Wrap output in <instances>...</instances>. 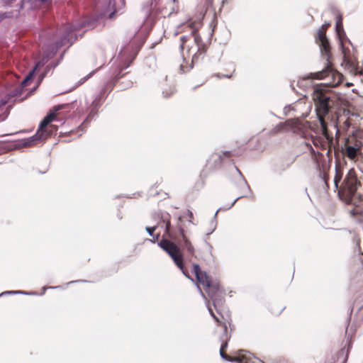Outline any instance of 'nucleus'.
<instances>
[{"instance_id":"obj_1","label":"nucleus","mask_w":363,"mask_h":363,"mask_svg":"<svg viewBox=\"0 0 363 363\" xmlns=\"http://www.w3.org/2000/svg\"><path fill=\"white\" fill-rule=\"evenodd\" d=\"M179 49L184 62L188 63L191 58V69L206 52V45L195 28H191L189 34L179 38Z\"/></svg>"},{"instance_id":"obj_2","label":"nucleus","mask_w":363,"mask_h":363,"mask_svg":"<svg viewBox=\"0 0 363 363\" xmlns=\"http://www.w3.org/2000/svg\"><path fill=\"white\" fill-rule=\"evenodd\" d=\"M359 186L361 184L357 181L354 170L350 169L344 179L342 187L340 188L339 193L342 192L347 203L355 206L351 213L352 215L359 214L358 221L363 223V196L357 192Z\"/></svg>"},{"instance_id":"obj_3","label":"nucleus","mask_w":363,"mask_h":363,"mask_svg":"<svg viewBox=\"0 0 363 363\" xmlns=\"http://www.w3.org/2000/svg\"><path fill=\"white\" fill-rule=\"evenodd\" d=\"M79 29L76 26H64L60 30V37L54 30L43 31L40 34V39L42 43L50 48L54 55L57 49L62 45H72L74 41L73 31Z\"/></svg>"},{"instance_id":"obj_4","label":"nucleus","mask_w":363,"mask_h":363,"mask_svg":"<svg viewBox=\"0 0 363 363\" xmlns=\"http://www.w3.org/2000/svg\"><path fill=\"white\" fill-rule=\"evenodd\" d=\"M158 216H160V222H162L165 225L164 233L162 238H166L172 241L179 247V245H180L182 247L186 250L189 254L194 255V247L186 237L183 227L180 224H177V231L179 234V237H178L177 232L172 228L169 213H160Z\"/></svg>"},{"instance_id":"obj_5","label":"nucleus","mask_w":363,"mask_h":363,"mask_svg":"<svg viewBox=\"0 0 363 363\" xmlns=\"http://www.w3.org/2000/svg\"><path fill=\"white\" fill-rule=\"evenodd\" d=\"M313 99L315 101L317 117L322 129V133L325 138H328V123L325 120V117L328 114L333 106L330 96L317 90Z\"/></svg>"},{"instance_id":"obj_6","label":"nucleus","mask_w":363,"mask_h":363,"mask_svg":"<svg viewBox=\"0 0 363 363\" xmlns=\"http://www.w3.org/2000/svg\"><path fill=\"white\" fill-rule=\"evenodd\" d=\"M337 21H336V25H335V31L336 35L338 38V40L340 43V46L341 48L342 57H343V62L349 68H350L352 71H354L355 73L359 72L358 71V67L355 63L354 59L350 55V51L347 50L345 46H344V42L348 41L350 43V40L347 38L346 33L343 28L342 25V16L340 13H337Z\"/></svg>"},{"instance_id":"obj_7","label":"nucleus","mask_w":363,"mask_h":363,"mask_svg":"<svg viewBox=\"0 0 363 363\" xmlns=\"http://www.w3.org/2000/svg\"><path fill=\"white\" fill-rule=\"evenodd\" d=\"M157 245L170 256L178 268L182 269V273L185 275V277L191 279L189 274H186L184 270V264L183 259V254L180 247L166 238H162L157 242Z\"/></svg>"},{"instance_id":"obj_8","label":"nucleus","mask_w":363,"mask_h":363,"mask_svg":"<svg viewBox=\"0 0 363 363\" xmlns=\"http://www.w3.org/2000/svg\"><path fill=\"white\" fill-rule=\"evenodd\" d=\"M331 76L332 81L329 82L331 86H337L341 82V74L334 71L330 66H327L325 69L320 72H316L314 73L310 74V78L312 79H323L326 77H330Z\"/></svg>"},{"instance_id":"obj_9","label":"nucleus","mask_w":363,"mask_h":363,"mask_svg":"<svg viewBox=\"0 0 363 363\" xmlns=\"http://www.w3.org/2000/svg\"><path fill=\"white\" fill-rule=\"evenodd\" d=\"M330 26V23H325L323 24L322 28L317 30V35L315 41L320 47L322 53H324L328 60L330 55V47L328 39L325 35V30Z\"/></svg>"},{"instance_id":"obj_10","label":"nucleus","mask_w":363,"mask_h":363,"mask_svg":"<svg viewBox=\"0 0 363 363\" xmlns=\"http://www.w3.org/2000/svg\"><path fill=\"white\" fill-rule=\"evenodd\" d=\"M225 350H220L219 353L221 358L224 360L236 362V363H256L255 358L252 354L246 351L240 350L235 356H229L224 352Z\"/></svg>"},{"instance_id":"obj_11","label":"nucleus","mask_w":363,"mask_h":363,"mask_svg":"<svg viewBox=\"0 0 363 363\" xmlns=\"http://www.w3.org/2000/svg\"><path fill=\"white\" fill-rule=\"evenodd\" d=\"M284 127H287L288 130H291L294 133L300 134L306 128L305 124L298 118L289 119L284 123H279L274 130V133H278Z\"/></svg>"},{"instance_id":"obj_12","label":"nucleus","mask_w":363,"mask_h":363,"mask_svg":"<svg viewBox=\"0 0 363 363\" xmlns=\"http://www.w3.org/2000/svg\"><path fill=\"white\" fill-rule=\"evenodd\" d=\"M206 291L212 300L215 308L217 310V307L222 305L223 302V294L218 284H209V286H206Z\"/></svg>"},{"instance_id":"obj_13","label":"nucleus","mask_w":363,"mask_h":363,"mask_svg":"<svg viewBox=\"0 0 363 363\" xmlns=\"http://www.w3.org/2000/svg\"><path fill=\"white\" fill-rule=\"evenodd\" d=\"M60 106L56 107L54 112H50L48 113L40 122L38 132L42 134L45 138H47L49 136V133H48L46 130V127L54 120V118L55 116V111H57L60 110Z\"/></svg>"},{"instance_id":"obj_14","label":"nucleus","mask_w":363,"mask_h":363,"mask_svg":"<svg viewBox=\"0 0 363 363\" xmlns=\"http://www.w3.org/2000/svg\"><path fill=\"white\" fill-rule=\"evenodd\" d=\"M45 139V138L43 135H42L41 133H40L39 132L37 131L34 135H33L30 138L23 139L21 141V145L23 147L32 146V145H36L38 143H39L40 141L43 140Z\"/></svg>"},{"instance_id":"obj_15","label":"nucleus","mask_w":363,"mask_h":363,"mask_svg":"<svg viewBox=\"0 0 363 363\" xmlns=\"http://www.w3.org/2000/svg\"><path fill=\"white\" fill-rule=\"evenodd\" d=\"M359 152V147H356L352 145H347L345 147V155L348 158L351 160H354Z\"/></svg>"},{"instance_id":"obj_16","label":"nucleus","mask_w":363,"mask_h":363,"mask_svg":"<svg viewBox=\"0 0 363 363\" xmlns=\"http://www.w3.org/2000/svg\"><path fill=\"white\" fill-rule=\"evenodd\" d=\"M297 156H289L284 158L281 163V169L283 170H286L289 169L293 164L296 162Z\"/></svg>"},{"instance_id":"obj_17","label":"nucleus","mask_w":363,"mask_h":363,"mask_svg":"<svg viewBox=\"0 0 363 363\" xmlns=\"http://www.w3.org/2000/svg\"><path fill=\"white\" fill-rule=\"evenodd\" d=\"M23 86L20 84L17 87H16L13 91L9 92L7 94V96L10 99H12L13 101H15L17 97L21 96L23 93Z\"/></svg>"},{"instance_id":"obj_18","label":"nucleus","mask_w":363,"mask_h":363,"mask_svg":"<svg viewBox=\"0 0 363 363\" xmlns=\"http://www.w3.org/2000/svg\"><path fill=\"white\" fill-rule=\"evenodd\" d=\"M196 277L197 281L201 284H202L204 286H209V284H211V281L205 272H202L200 274H197V276Z\"/></svg>"},{"instance_id":"obj_19","label":"nucleus","mask_w":363,"mask_h":363,"mask_svg":"<svg viewBox=\"0 0 363 363\" xmlns=\"http://www.w3.org/2000/svg\"><path fill=\"white\" fill-rule=\"evenodd\" d=\"M349 348L345 350V348L342 349L337 354V361L340 363L346 362L348 357Z\"/></svg>"},{"instance_id":"obj_20","label":"nucleus","mask_w":363,"mask_h":363,"mask_svg":"<svg viewBox=\"0 0 363 363\" xmlns=\"http://www.w3.org/2000/svg\"><path fill=\"white\" fill-rule=\"evenodd\" d=\"M217 214H218V211H216L215 213L213 218L211 220L209 231L206 233L207 235H209L210 234L213 233L214 232V230H216V226H217V221H216Z\"/></svg>"},{"instance_id":"obj_21","label":"nucleus","mask_w":363,"mask_h":363,"mask_svg":"<svg viewBox=\"0 0 363 363\" xmlns=\"http://www.w3.org/2000/svg\"><path fill=\"white\" fill-rule=\"evenodd\" d=\"M197 287H198V289H199V292H200V294H201V295L204 298V299H205V300H206V301L207 307H208V311H209V313H210L211 315V316L215 319V320H216V321L218 322V321H219L218 318L216 316V315L214 314V313H213V311L212 308H211L209 306V305H208L209 301L207 300V298H206V296L204 295V294H203V291H201V288H200L199 286H197Z\"/></svg>"},{"instance_id":"obj_22","label":"nucleus","mask_w":363,"mask_h":363,"mask_svg":"<svg viewBox=\"0 0 363 363\" xmlns=\"http://www.w3.org/2000/svg\"><path fill=\"white\" fill-rule=\"evenodd\" d=\"M342 179V173H340L338 167H335V176L334 177V184L336 189H338V184Z\"/></svg>"},{"instance_id":"obj_23","label":"nucleus","mask_w":363,"mask_h":363,"mask_svg":"<svg viewBox=\"0 0 363 363\" xmlns=\"http://www.w3.org/2000/svg\"><path fill=\"white\" fill-rule=\"evenodd\" d=\"M34 69H31L29 73L26 75L24 79L21 82V86H25L27 84V82L30 81L33 76L34 75Z\"/></svg>"},{"instance_id":"obj_24","label":"nucleus","mask_w":363,"mask_h":363,"mask_svg":"<svg viewBox=\"0 0 363 363\" xmlns=\"http://www.w3.org/2000/svg\"><path fill=\"white\" fill-rule=\"evenodd\" d=\"M48 55L46 57H44L41 60L35 64V67L32 69H34V72H35V70L37 69L43 67L46 64V62H48Z\"/></svg>"},{"instance_id":"obj_25","label":"nucleus","mask_w":363,"mask_h":363,"mask_svg":"<svg viewBox=\"0 0 363 363\" xmlns=\"http://www.w3.org/2000/svg\"><path fill=\"white\" fill-rule=\"evenodd\" d=\"M161 0H152L151 2V9H160Z\"/></svg>"},{"instance_id":"obj_26","label":"nucleus","mask_w":363,"mask_h":363,"mask_svg":"<svg viewBox=\"0 0 363 363\" xmlns=\"http://www.w3.org/2000/svg\"><path fill=\"white\" fill-rule=\"evenodd\" d=\"M96 104V101H94L92 102V106H93V108L91 110L86 120H89V118H91V117H93L94 116H95L97 113V111L95 110V106Z\"/></svg>"},{"instance_id":"obj_27","label":"nucleus","mask_w":363,"mask_h":363,"mask_svg":"<svg viewBox=\"0 0 363 363\" xmlns=\"http://www.w3.org/2000/svg\"><path fill=\"white\" fill-rule=\"evenodd\" d=\"M11 101H13L12 99L9 98L6 94L4 97H3L0 100V108L2 107L3 106L6 105L7 103H9Z\"/></svg>"},{"instance_id":"obj_28","label":"nucleus","mask_w":363,"mask_h":363,"mask_svg":"<svg viewBox=\"0 0 363 363\" xmlns=\"http://www.w3.org/2000/svg\"><path fill=\"white\" fill-rule=\"evenodd\" d=\"M156 229H157V226L156 225L152 226V227L147 226L145 228V230L147 231V233L149 234L150 236H153V233H154V232L155 231Z\"/></svg>"},{"instance_id":"obj_29","label":"nucleus","mask_w":363,"mask_h":363,"mask_svg":"<svg viewBox=\"0 0 363 363\" xmlns=\"http://www.w3.org/2000/svg\"><path fill=\"white\" fill-rule=\"evenodd\" d=\"M193 267H194V274H195L196 277L197 276V274H201L202 272H203V271H201V268H200L199 265V264H194L193 265Z\"/></svg>"},{"instance_id":"obj_30","label":"nucleus","mask_w":363,"mask_h":363,"mask_svg":"<svg viewBox=\"0 0 363 363\" xmlns=\"http://www.w3.org/2000/svg\"><path fill=\"white\" fill-rule=\"evenodd\" d=\"M60 288H62V286H48H48H44V287L43 288V291L42 294H45V291H46L48 289H60Z\"/></svg>"},{"instance_id":"obj_31","label":"nucleus","mask_w":363,"mask_h":363,"mask_svg":"<svg viewBox=\"0 0 363 363\" xmlns=\"http://www.w3.org/2000/svg\"><path fill=\"white\" fill-rule=\"evenodd\" d=\"M235 169H236V171H237V172L240 174L241 177L242 178V182H243L244 184L247 186V190H249V191H250V186L247 185V181L243 178V177H242V174H241L240 171V170H239V169H238V168H237V167H235Z\"/></svg>"},{"instance_id":"obj_32","label":"nucleus","mask_w":363,"mask_h":363,"mask_svg":"<svg viewBox=\"0 0 363 363\" xmlns=\"http://www.w3.org/2000/svg\"><path fill=\"white\" fill-rule=\"evenodd\" d=\"M95 72V71H93L91 72H90L89 74H87L83 79H82L80 81V83L82 84L84 83L86 80L89 79L90 77H91V76L94 74V73Z\"/></svg>"},{"instance_id":"obj_33","label":"nucleus","mask_w":363,"mask_h":363,"mask_svg":"<svg viewBox=\"0 0 363 363\" xmlns=\"http://www.w3.org/2000/svg\"><path fill=\"white\" fill-rule=\"evenodd\" d=\"M6 295H13V291H5L0 294V297L6 296Z\"/></svg>"},{"instance_id":"obj_34","label":"nucleus","mask_w":363,"mask_h":363,"mask_svg":"<svg viewBox=\"0 0 363 363\" xmlns=\"http://www.w3.org/2000/svg\"><path fill=\"white\" fill-rule=\"evenodd\" d=\"M186 214L189 218V223H193L191 219L193 218V213L190 210L186 211Z\"/></svg>"},{"instance_id":"obj_35","label":"nucleus","mask_w":363,"mask_h":363,"mask_svg":"<svg viewBox=\"0 0 363 363\" xmlns=\"http://www.w3.org/2000/svg\"><path fill=\"white\" fill-rule=\"evenodd\" d=\"M243 196H238L237 199H235L234 200V201H233V203H231L228 207L225 208V209H226V210H227V209H230L231 207H233V206H234V204L236 203V201H237L238 199H240V198H242V197H243Z\"/></svg>"},{"instance_id":"obj_36","label":"nucleus","mask_w":363,"mask_h":363,"mask_svg":"<svg viewBox=\"0 0 363 363\" xmlns=\"http://www.w3.org/2000/svg\"><path fill=\"white\" fill-rule=\"evenodd\" d=\"M228 347V342L227 341H223L221 344V346H220V350H225V348Z\"/></svg>"},{"instance_id":"obj_37","label":"nucleus","mask_w":363,"mask_h":363,"mask_svg":"<svg viewBox=\"0 0 363 363\" xmlns=\"http://www.w3.org/2000/svg\"><path fill=\"white\" fill-rule=\"evenodd\" d=\"M21 294H23V295H35L36 293L35 292H28V291H21Z\"/></svg>"},{"instance_id":"obj_38","label":"nucleus","mask_w":363,"mask_h":363,"mask_svg":"<svg viewBox=\"0 0 363 363\" xmlns=\"http://www.w3.org/2000/svg\"><path fill=\"white\" fill-rule=\"evenodd\" d=\"M86 281H85V280L72 281L68 282L67 284L69 285V284H71L75 283V282H86Z\"/></svg>"},{"instance_id":"obj_39","label":"nucleus","mask_w":363,"mask_h":363,"mask_svg":"<svg viewBox=\"0 0 363 363\" xmlns=\"http://www.w3.org/2000/svg\"><path fill=\"white\" fill-rule=\"evenodd\" d=\"M217 77L218 78H221V77L231 78V75H228V74H225V75L217 74Z\"/></svg>"},{"instance_id":"obj_40","label":"nucleus","mask_w":363,"mask_h":363,"mask_svg":"<svg viewBox=\"0 0 363 363\" xmlns=\"http://www.w3.org/2000/svg\"><path fill=\"white\" fill-rule=\"evenodd\" d=\"M344 125H345V127L349 128V127H350V123L349 122V121H348V120H346V121L344 122Z\"/></svg>"},{"instance_id":"obj_41","label":"nucleus","mask_w":363,"mask_h":363,"mask_svg":"<svg viewBox=\"0 0 363 363\" xmlns=\"http://www.w3.org/2000/svg\"><path fill=\"white\" fill-rule=\"evenodd\" d=\"M223 156H230V152H229V151L223 152Z\"/></svg>"},{"instance_id":"obj_42","label":"nucleus","mask_w":363,"mask_h":363,"mask_svg":"<svg viewBox=\"0 0 363 363\" xmlns=\"http://www.w3.org/2000/svg\"><path fill=\"white\" fill-rule=\"evenodd\" d=\"M115 13H116V11H113V12L110 13L108 14V17H109L110 18H113V16H114Z\"/></svg>"},{"instance_id":"obj_43","label":"nucleus","mask_w":363,"mask_h":363,"mask_svg":"<svg viewBox=\"0 0 363 363\" xmlns=\"http://www.w3.org/2000/svg\"><path fill=\"white\" fill-rule=\"evenodd\" d=\"M13 294H21V291H13Z\"/></svg>"},{"instance_id":"obj_44","label":"nucleus","mask_w":363,"mask_h":363,"mask_svg":"<svg viewBox=\"0 0 363 363\" xmlns=\"http://www.w3.org/2000/svg\"><path fill=\"white\" fill-rule=\"evenodd\" d=\"M45 76V73L41 74L40 77V80H42Z\"/></svg>"},{"instance_id":"obj_45","label":"nucleus","mask_w":363,"mask_h":363,"mask_svg":"<svg viewBox=\"0 0 363 363\" xmlns=\"http://www.w3.org/2000/svg\"><path fill=\"white\" fill-rule=\"evenodd\" d=\"M40 2L42 3H45V2H48L49 1V0H39Z\"/></svg>"},{"instance_id":"obj_46","label":"nucleus","mask_w":363,"mask_h":363,"mask_svg":"<svg viewBox=\"0 0 363 363\" xmlns=\"http://www.w3.org/2000/svg\"><path fill=\"white\" fill-rule=\"evenodd\" d=\"M288 109H289V108L288 107H285L284 108V112L286 113V112L288 111Z\"/></svg>"},{"instance_id":"obj_47","label":"nucleus","mask_w":363,"mask_h":363,"mask_svg":"<svg viewBox=\"0 0 363 363\" xmlns=\"http://www.w3.org/2000/svg\"><path fill=\"white\" fill-rule=\"evenodd\" d=\"M159 237H160V235H159V234H157V235H155V238H155V239H156V240H158Z\"/></svg>"},{"instance_id":"obj_48","label":"nucleus","mask_w":363,"mask_h":363,"mask_svg":"<svg viewBox=\"0 0 363 363\" xmlns=\"http://www.w3.org/2000/svg\"><path fill=\"white\" fill-rule=\"evenodd\" d=\"M334 125L335 128H337V124L336 123H335ZM337 131H338V128H337Z\"/></svg>"},{"instance_id":"obj_49","label":"nucleus","mask_w":363,"mask_h":363,"mask_svg":"<svg viewBox=\"0 0 363 363\" xmlns=\"http://www.w3.org/2000/svg\"><path fill=\"white\" fill-rule=\"evenodd\" d=\"M130 63V62H129L124 68H127L128 67H129Z\"/></svg>"},{"instance_id":"obj_50","label":"nucleus","mask_w":363,"mask_h":363,"mask_svg":"<svg viewBox=\"0 0 363 363\" xmlns=\"http://www.w3.org/2000/svg\"><path fill=\"white\" fill-rule=\"evenodd\" d=\"M323 179H324V181H325V184H326V185H328L325 177H323Z\"/></svg>"},{"instance_id":"obj_51","label":"nucleus","mask_w":363,"mask_h":363,"mask_svg":"<svg viewBox=\"0 0 363 363\" xmlns=\"http://www.w3.org/2000/svg\"><path fill=\"white\" fill-rule=\"evenodd\" d=\"M179 31H177L174 33V35H177L179 33Z\"/></svg>"},{"instance_id":"obj_52","label":"nucleus","mask_w":363,"mask_h":363,"mask_svg":"<svg viewBox=\"0 0 363 363\" xmlns=\"http://www.w3.org/2000/svg\"><path fill=\"white\" fill-rule=\"evenodd\" d=\"M357 245L359 246V240H357Z\"/></svg>"},{"instance_id":"obj_53","label":"nucleus","mask_w":363,"mask_h":363,"mask_svg":"<svg viewBox=\"0 0 363 363\" xmlns=\"http://www.w3.org/2000/svg\"><path fill=\"white\" fill-rule=\"evenodd\" d=\"M119 74H117L116 78L118 79L120 77L118 76Z\"/></svg>"},{"instance_id":"obj_54","label":"nucleus","mask_w":363,"mask_h":363,"mask_svg":"<svg viewBox=\"0 0 363 363\" xmlns=\"http://www.w3.org/2000/svg\"><path fill=\"white\" fill-rule=\"evenodd\" d=\"M179 221H182V218L179 217Z\"/></svg>"},{"instance_id":"obj_55","label":"nucleus","mask_w":363,"mask_h":363,"mask_svg":"<svg viewBox=\"0 0 363 363\" xmlns=\"http://www.w3.org/2000/svg\"><path fill=\"white\" fill-rule=\"evenodd\" d=\"M87 23V25H88V26H92V24H89V23Z\"/></svg>"},{"instance_id":"obj_56","label":"nucleus","mask_w":363,"mask_h":363,"mask_svg":"<svg viewBox=\"0 0 363 363\" xmlns=\"http://www.w3.org/2000/svg\"><path fill=\"white\" fill-rule=\"evenodd\" d=\"M219 158L221 160L222 159V155H219Z\"/></svg>"},{"instance_id":"obj_57","label":"nucleus","mask_w":363,"mask_h":363,"mask_svg":"<svg viewBox=\"0 0 363 363\" xmlns=\"http://www.w3.org/2000/svg\"><path fill=\"white\" fill-rule=\"evenodd\" d=\"M121 1L123 4H124V0H121Z\"/></svg>"},{"instance_id":"obj_58","label":"nucleus","mask_w":363,"mask_h":363,"mask_svg":"<svg viewBox=\"0 0 363 363\" xmlns=\"http://www.w3.org/2000/svg\"><path fill=\"white\" fill-rule=\"evenodd\" d=\"M109 1V3H111V0H108Z\"/></svg>"}]
</instances>
